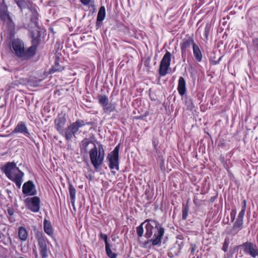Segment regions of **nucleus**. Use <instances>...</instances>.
<instances>
[{
	"mask_svg": "<svg viewBox=\"0 0 258 258\" xmlns=\"http://www.w3.org/2000/svg\"><path fill=\"white\" fill-rule=\"evenodd\" d=\"M90 144H93L94 147L89 151V156L91 162L96 171H99V168L102 164L104 159L105 152L103 146L99 144L98 148H97L96 145L91 141L86 139L82 141L81 149L84 152L87 153L88 152V146Z\"/></svg>",
	"mask_w": 258,
	"mask_h": 258,
	"instance_id": "nucleus-1",
	"label": "nucleus"
},
{
	"mask_svg": "<svg viewBox=\"0 0 258 258\" xmlns=\"http://www.w3.org/2000/svg\"><path fill=\"white\" fill-rule=\"evenodd\" d=\"M1 170L10 180L15 182L16 186L20 188L24 173L17 167L15 163L8 162L1 168Z\"/></svg>",
	"mask_w": 258,
	"mask_h": 258,
	"instance_id": "nucleus-2",
	"label": "nucleus"
},
{
	"mask_svg": "<svg viewBox=\"0 0 258 258\" xmlns=\"http://www.w3.org/2000/svg\"><path fill=\"white\" fill-rule=\"evenodd\" d=\"M12 47L15 55L24 60H28L34 57L33 47L25 49L24 42L19 38L12 41Z\"/></svg>",
	"mask_w": 258,
	"mask_h": 258,
	"instance_id": "nucleus-3",
	"label": "nucleus"
},
{
	"mask_svg": "<svg viewBox=\"0 0 258 258\" xmlns=\"http://www.w3.org/2000/svg\"><path fill=\"white\" fill-rule=\"evenodd\" d=\"M85 125V121L83 120L77 119L76 121L68 125L61 135L64 137L67 141H72L73 137H76V135L79 132L80 128Z\"/></svg>",
	"mask_w": 258,
	"mask_h": 258,
	"instance_id": "nucleus-4",
	"label": "nucleus"
},
{
	"mask_svg": "<svg viewBox=\"0 0 258 258\" xmlns=\"http://www.w3.org/2000/svg\"><path fill=\"white\" fill-rule=\"evenodd\" d=\"M146 232L145 234L146 238L150 239L152 236L157 233L156 238L155 239H150L152 241V245L153 246L157 245L160 244L162 237L164 233V229L162 227H145Z\"/></svg>",
	"mask_w": 258,
	"mask_h": 258,
	"instance_id": "nucleus-5",
	"label": "nucleus"
},
{
	"mask_svg": "<svg viewBox=\"0 0 258 258\" xmlns=\"http://www.w3.org/2000/svg\"><path fill=\"white\" fill-rule=\"evenodd\" d=\"M120 144H118L114 150L109 153L106 159L109 162V167L110 169L119 170V151Z\"/></svg>",
	"mask_w": 258,
	"mask_h": 258,
	"instance_id": "nucleus-6",
	"label": "nucleus"
},
{
	"mask_svg": "<svg viewBox=\"0 0 258 258\" xmlns=\"http://www.w3.org/2000/svg\"><path fill=\"white\" fill-rule=\"evenodd\" d=\"M171 60V53L166 51L159 66V74L161 76H164L167 74V70L170 67Z\"/></svg>",
	"mask_w": 258,
	"mask_h": 258,
	"instance_id": "nucleus-7",
	"label": "nucleus"
},
{
	"mask_svg": "<svg viewBox=\"0 0 258 258\" xmlns=\"http://www.w3.org/2000/svg\"><path fill=\"white\" fill-rule=\"evenodd\" d=\"M26 208L34 213H37L40 209V199L38 197L27 198L24 201Z\"/></svg>",
	"mask_w": 258,
	"mask_h": 258,
	"instance_id": "nucleus-8",
	"label": "nucleus"
},
{
	"mask_svg": "<svg viewBox=\"0 0 258 258\" xmlns=\"http://www.w3.org/2000/svg\"><path fill=\"white\" fill-rule=\"evenodd\" d=\"M12 133L13 134L17 133L23 134L25 136L29 138L33 142H35L34 138L29 132L26 123L24 121L19 122Z\"/></svg>",
	"mask_w": 258,
	"mask_h": 258,
	"instance_id": "nucleus-9",
	"label": "nucleus"
},
{
	"mask_svg": "<svg viewBox=\"0 0 258 258\" xmlns=\"http://www.w3.org/2000/svg\"><path fill=\"white\" fill-rule=\"evenodd\" d=\"M240 246L245 254L250 255L253 258L258 256V248L255 244L247 242L243 243Z\"/></svg>",
	"mask_w": 258,
	"mask_h": 258,
	"instance_id": "nucleus-10",
	"label": "nucleus"
},
{
	"mask_svg": "<svg viewBox=\"0 0 258 258\" xmlns=\"http://www.w3.org/2000/svg\"><path fill=\"white\" fill-rule=\"evenodd\" d=\"M194 44H196L192 37L186 36L180 43L181 56L183 59H185L187 48L191 45L193 47Z\"/></svg>",
	"mask_w": 258,
	"mask_h": 258,
	"instance_id": "nucleus-11",
	"label": "nucleus"
},
{
	"mask_svg": "<svg viewBox=\"0 0 258 258\" xmlns=\"http://www.w3.org/2000/svg\"><path fill=\"white\" fill-rule=\"evenodd\" d=\"M22 192L27 196H34L37 194L35 185L32 180L26 181L23 184Z\"/></svg>",
	"mask_w": 258,
	"mask_h": 258,
	"instance_id": "nucleus-12",
	"label": "nucleus"
},
{
	"mask_svg": "<svg viewBox=\"0 0 258 258\" xmlns=\"http://www.w3.org/2000/svg\"><path fill=\"white\" fill-rule=\"evenodd\" d=\"M55 128L61 135L63 133L64 126L67 122L65 114H58L54 119Z\"/></svg>",
	"mask_w": 258,
	"mask_h": 258,
	"instance_id": "nucleus-13",
	"label": "nucleus"
},
{
	"mask_svg": "<svg viewBox=\"0 0 258 258\" xmlns=\"http://www.w3.org/2000/svg\"><path fill=\"white\" fill-rule=\"evenodd\" d=\"M0 19L4 22H7L8 25H12L13 24L10 13L8 11V7L5 4L0 6Z\"/></svg>",
	"mask_w": 258,
	"mask_h": 258,
	"instance_id": "nucleus-14",
	"label": "nucleus"
},
{
	"mask_svg": "<svg viewBox=\"0 0 258 258\" xmlns=\"http://www.w3.org/2000/svg\"><path fill=\"white\" fill-rule=\"evenodd\" d=\"M41 32L39 30H36V31H32L31 32V37L32 38V45L30 47H33L34 56H35L37 50V46L40 44L41 41Z\"/></svg>",
	"mask_w": 258,
	"mask_h": 258,
	"instance_id": "nucleus-15",
	"label": "nucleus"
},
{
	"mask_svg": "<svg viewBox=\"0 0 258 258\" xmlns=\"http://www.w3.org/2000/svg\"><path fill=\"white\" fill-rule=\"evenodd\" d=\"M39 252L42 258H46L48 256L49 249L47 248L46 241L43 238L38 239Z\"/></svg>",
	"mask_w": 258,
	"mask_h": 258,
	"instance_id": "nucleus-16",
	"label": "nucleus"
},
{
	"mask_svg": "<svg viewBox=\"0 0 258 258\" xmlns=\"http://www.w3.org/2000/svg\"><path fill=\"white\" fill-rule=\"evenodd\" d=\"M246 207V201L245 200L243 201V205L242 206L241 210L239 212L236 221L234 226H242L243 219L245 212Z\"/></svg>",
	"mask_w": 258,
	"mask_h": 258,
	"instance_id": "nucleus-17",
	"label": "nucleus"
},
{
	"mask_svg": "<svg viewBox=\"0 0 258 258\" xmlns=\"http://www.w3.org/2000/svg\"><path fill=\"white\" fill-rule=\"evenodd\" d=\"M177 90L181 96H183L186 93V83L184 79L182 77H180L179 78Z\"/></svg>",
	"mask_w": 258,
	"mask_h": 258,
	"instance_id": "nucleus-18",
	"label": "nucleus"
},
{
	"mask_svg": "<svg viewBox=\"0 0 258 258\" xmlns=\"http://www.w3.org/2000/svg\"><path fill=\"white\" fill-rule=\"evenodd\" d=\"M69 191L72 206L74 209H75V202L76 200V190L72 183L70 182H69Z\"/></svg>",
	"mask_w": 258,
	"mask_h": 258,
	"instance_id": "nucleus-19",
	"label": "nucleus"
},
{
	"mask_svg": "<svg viewBox=\"0 0 258 258\" xmlns=\"http://www.w3.org/2000/svg\"><path fill=\"white\" fill-rule=\"evenodd\" d=\"M192 49L193 54L196 61L201 62L202 60L203 55L199 46L197 44H194Z\"/></svg>",
	"mask_w": 258,
	"mask_h": 258,
	"instance_id": "nucleus-20",
	"label": "nucleus"
},
{
	"mask_svg": "<svg viewBox=\"0 0 258 258\" xmlns=\"http://www.w3.org/2000/svg\"><path fill=\"white\" fill-rule=\"evenodd\" d=\"M106 11L104 6H101L98 13L97 19L98 21H102L105 18Z\"/></svg>",
	"mask_w": 258,
	"mask_h": 258,
	"instance_id": "nucleus-21",
	"label": "nucleus"
},
{
	"mask_svg": "<svg viewBox=\"0 0 258 258\" xmlns=\"http://www.w3.org/2000/svg\"><path fill=\"white\" fill-rule=\"evenodd\" d=\"M19 236L22 240H26L28 237V233L24 227H19Z\"/></svg>",
	"mask_w": 258,
	"mask_h": 258,
	"instance_id": "nucleus-22",
	"label": "nucleus"
},
{
	"mask_svg": "<svg viewBox=\"0 0 258 258\" xmlns=\"http://www.w3.org/2000/svg\"><path fill=\"white\" fill-rule=\"evenodd\" d=\"M99 103L102 105L103 108L108 105V98L106 95H99L98 97Z\"/></svg>",
	"mask_w": 258,
	"mask_h": 258,
	"instance_id": "nucleus-23",
	"label": "nucleus"
},
{
	"mask_svg": "<svg viewBox=\"0 0 258 258\" xmlns=\"http://www.w3.org/2000/svg\"><path fill=\"white\" fill-rule=\"evenodd\" d=\"M111 245L109 244L105 246V251L107 256L109 258H116L117 254L113 252L111 249Z\"/></svg>",
	"mask_w": 258,
	"mask_h": 258,
	"instance_id": "nucleus-24",
	"label": "nucleus"
},
{
	"mask_svg": "<svg viewBox=\"0 0 258 258\" xmlns=\"http://www.w3.org/2000/svg\"><path fill=\"white\" fill-rule=\"evenodd\" d=\"M105 113H110L115 110V106L112 103H108V105L103 108Z\"/></svg>",
	"mask_w": 258,
	"mask_h": 258,
	"instance_id": "nucleus-25",
	"label": "nucleus"
},
{
	"mask_svg": "<svg viewBox=\"0 0 258 258\" xmlns=\"http://www.w3.org/2000/svg\"><path fill=\"white\" fill-rule=\"evenodd\" d=\"M188 212V206L187 204H183L182 210V219L185 220L187 218Z\"/></svg>",
	"mask_w": 258,
	"mask_h": 258,
	"instance_id": "nucleus-26",
	"label": "nucleus"
},
{
	"mask_svg": "<svg viewBox=\"0 0 258 258\" xmlns=\"http://www.w3.org/2000/svg\"><path fill=\"white\" fill-rule=\"evenodd\" d=\"M158 154V162L159 163L161 169L163 168H164V158L162 155L159 153H157Z\"/></svg>",
	"mask_w": 258,
	"mask_h": 258,
	"instance_id": "nucleus-27",
	"label": "nucleus"
},
{
	"mask_svg": "<svg viewBox=\"0 0 258 258\" xmlns=\"http://www.w3.org/2000/svg\"><path fill=\"white\" fill-rule=\"evenodd\" d=\"M230 240L231 239L229 237H226L225 238L222 247V250L224 252H227L228 251Z\"/></svg>",
	"mask_w": 258,
	"mask_h": 258,
	"instance_id": "nucleus-28",
	"label": "nucleus"
},
{
	"mask_svg": "<svg viewBox=\"0 0 258 258\" xmlns=\"http://www.w3.org/2000/svg\"><path fill=\"white\" fill-rule=\"evenodd\" d=\"M150 222H151L152 224H155V226H160L159 224L157 221L151 219L146 220L144 222L142 223L140 226H142L146 223H147L146 224L145 226H151V223H150Z\"/></svg>",
	"mask_w": 258,
	"mask_h": 258,
	"instance_id": "nucleus-29",
	"label": "nucleus"
},
{
	"mask_svg": "<svg viewBox=\"0 0 258 258\" xmlns=\"http://www.w3.org/2000/svg\"><path fill=\"white\" fill-rule=\"evenodd\" d=\"M210 28H211L210 25L209 24H207L205 27L204 32V35L207 40L208 39V36H209Z\"/></svg>",
	"mask_w": 258,
	"mask_h": 258,
	"instance_id": "nucleus-30",
	"label": "nucleus"
},
{
	"mask_svg": "<svg viewBox=\"0 0 258 258\" xmlns=\"http://www.w3.org/2000/svg\"><path fill=\"white\" fill-rule=\"evenodd\" d=\"M185 104L188 109H192L194 107L192 100L190 98H186Z\"/></svg>",
	"mask_w": 258,
	"mask_h": 258,
	"instance_id": "nucleus-31",
	"label": "nucleus"
},
{
	"mask_svg": "<svg viewBox=\"0 0 258 258\" xmlns=\"http://www.w3.org/2000/svg\"><path fill=\"white\" fill-rule=\"evenodd\" d=\"M100 237L104 241L105 246L110 244L108 241L107 235L105 234L101 233L99 235Z\"/></svg>",
	"mask_w": 258,
	"mask_h": 258,
	"instance_id": "nucleus-32",
	"label": "nucleus"
},
{
	"mask_svg": "<svg viewBox=\"0 0 258 258\" xmlns=\"http://www.w3.org/2000/svg\"><path fill=\"white\" fill-rule=\"evenodd\" d=\"M44 231L48 235H52L53 233L52 227H44Z\"/></svg>",
	"mask_w": 258,
	"mask_h": 258,
	"instance_id": "nucleus-33",
	"label": "nucleus"
},
{
	"mask_svg": "<svg viewBox=\"0 0 258 258\" xmlns=\"http://www.w3.org/2000/svg\"><path fill=\"white\" fill-rule=\"evenodd\" d=\"M52 69L54 72L61 71L62 70L63 68L59 66L58 63L56 61L54 66L52 68Z\"/></svg>",
	"mask_w": 258,
	"mask_h": 258,
	"instance_id": "nucleus-34",
	"label": "nucleus"
},
{
	"mask_svg": "<svg viewBox=\"0 0 258 258\" xmlns=\"http://www.w3.org/2000/svg\"><path fill=\"white\" fill-rule=\"evenodd\" d=\"M16 3L21 9L25 8L26 6V3L24 0H18L16 2Z\"/></svg>",
	"mask_w": 258,
	"mask_h": 258,
	"instance_id": "nucleus-35",
	"label": "nucleus"
},
{
	"mask_svg": "<svg viewBox=\"0 0 258 258\" xmlns=\"http://www.w3.org/2000/svg\"><path fill=\"white\" fill-rule=\"evenodd\" d=\"M143 227H137V233L139 237H142L144 233Z\"/></svg>",
	"mask_w": 258,
	"mask_h": 258,
	"instance_id": "nucleus-36",
	"label": "nucleus"
},
{
	"mask_svg": "<svg viewBox=\"0 0 258 258\" xmlns=\"http://www.w3.org/2000/svg\"><path fill=\"white\" fill-rule=\"evenodd\" d=\"M253 47L255 50L258 51V38L253 40Z\"/></svg>",
	"mask_w": 258,
	"mask_h": 258,
	"instance_id": "nucleus-37",
	"label": "nucleus"
},
{
	"mask_svg": "<svg viewBox=\"0 0 258 258\" xmlns=\"http://www.w3.org/2000/svg\"><path fill=\"white\" fill-rule=\"evenodd\" d=\"M152 144H153V145L154 146V150L155 151H156V152L157 153H158V151H157V146H158V143L156 142V140L155 139L153 140H152Z\"/></svg>",
	"mask_w": 258,
	"mask_h": 258,
	"instance_id": "nucleus-38",
	"label": "nucleus"
},
{
	"mask_svg": "<svg viewBox=\"0 0 258 258\" xmlns=\"http://www.w3.org/2000/svg\"><path fill=\"white\" fill-rule=\"evenodd\" d=\"M80 1L85 6L88 5L91 1V0H80Z\"/></svg>",
	"mask_w": 258,
	"mask_h": 258,
	"instance_id": "nucleus-39",
	"label": "nucleus"
},
{
	"mask_svg": "<svg viewBox=\"0 0 258 258\" xmlns=\"http://www.w3.org/2000/svg\"><path fill=\"white\" fill-rule=\"evenodd\" d=\"M8 213L10 216H13L14 214V209L13 208L8 209Z\"/></svg>",
	"mask_w": 258,
	"mask_h": 258,
	"instance_id": "nucleus-40",
	"label": "nucleus"
},
{
	"mask_svg": "<svg viewBox=\"0 0 258 258\" xmlns=\"http://www.w3.org/2000/svg\"><path fill=\"white\" fill-rule=\"evenodd\" d=\"M150 243H152V241H150V239H148V240L147 241H145L144 243V247H146L147 244H148Z\"/></svg>",
	"mask_w": 258,
	"mask_h": 258,
	"instance_id": "nucleus-41",
	"label": "nucleus"
},
{
	"mask_svg": "<svg viewBox=\"0 0 258 258\" xmlns=\"http://www.w3.org/2000/svg\"><path fill=\"white\" fill-rule=\"evenodd\" d=\"M101 22H102V21H98L97 20L96 24V28H97V29H98V28L100 27V25H101L100 23H101Z\"/></svg>",
	"mask_w": 258,
	"mask_h": 258,
	"instance_id": "nucleus-42",
	"label": "nucleus"
},
{
	"mask_svg": "<svg viewBox=\"0 0 258 258\" xmlns=\"http://www.w3.org/2000/svg\"><path fill=\"white\" fill-rule=\"evenodd\" d=\"M136 118L138 119H140V120H143L145 118V117H144V116L143 115L136 116Z\"/></svg>",
	"mask_w": 258,
	"mask_h": 258,
	"instance_id": "nucleus-43",
	"label": "nucleus"
},
{
	"mask_svg": "<svg viewBox=\"0 0 258 258\" xmlns=\"http://www.w3.org/2000/svg\"><path fill=\"white\" fill-rule=\"evenodd\" d=\"M47 224H48V226H50V222L47 221V220L45 219L44 221V225L43 226H47Z\"/></svg>",
	"mask_w": 258,
	"mask_h": 258,
	"instance_id": "nucleus-44",
	"label": "nucleus"
},
{
	"mask_svg": "<svg viewBox=\"0 0 258 258\" xmlns=\"http://www.w3.org/2000/svg\"><path fill=\"white\" fill-rule=\"evenodd\" d=\"M149 114V111H146L144 114H143V115L144 116V117L145 118L147 116H148Z\"/></svg>",
	"mask_w": 258,
	"mask_h": 258,
	"instance_id": "nucleus-45",
	"label": "nucleus"
},
{
	"mask_svg": "<svg viewBox=\"0 0 258 258\" xmlns=\"http://www.w3.org/2000/svg\"><path fill=\"white\" fill-rule=\"evenodd\" d=\"M237 227H233V229H232V230L234 231V234L236 233L237 232V230L236 228H237Z\"/></svg>",
	"mask_w": 258,
	"mask_h": 258,
	"instance_id": "nucleus-46",
	"label": "nucleus"
},
{
	"mask_svg": "<svg viewBox=\"0 0 258 258\" xmlns=\"http://www.w3.org/2000/svg\"><path fill=\"white\" fill-rule=\"evenodd\" d=\"M156 233H157V232H156ZM156 235H157V233H156V234H155V233L154 234V235L152 236V237H151V238H150V239H155L156 238Z\"/></svg>",
	"mask_w": 258,
	"mask_h": 258,
	"instance_id": "nucleus-47",
	"label": "nucleus"
},
{
	"mask_svg": "<svg viewBox=\"0 0 258 258\" xmlns=\"http://www.w3.org/2000/svg\"><path fill=\"white\" fill-rule=\"evenodd\" d=\"M216 198V197H212L211 199H210V201L211 202H213L214 201L215 199Z\"/></svg>",
	"mask_w": 258,
	"mask_h": 258,
	"instance_id": "nucleus-48",
	"label": "nucleus"
},
{
	"mask_svg": "<svg viewBox=\"0 0 258 258\" xmlns=\"http://www.w3.org/2000/svg\"><path fill=\"white\" fill-rule=\"evenodd\" d=\"M85 125L86 124H87V125H92V122H85Z\"/></svg>",
	"mask_w": 258,
	"mask_h": 258,
	"instance_id": "nucleus-49",
	"label": "nucleus"
},
{
	"mask_svg": "<svg viewBox=\"0 0 258 258\" xmlns=\"http://www.w3.org/2000/svg\"><path fill=\"white\" fill-rule=\"evenodd\" d=\"M90 7L93 8L94 9H95V6L94 5H91Z\"/></svg>",
	"mask_w": 258,
	"mask_h": 258,
	"instance_id": "nucleus-50",
	"label": "nucleus"
},
{
	"mask_svg": "<svg viewBox=\"0 0 258 258\" xmlns=\"http://www.w3.org/2000/svg\"><path fill=\"white\" fill-rule=\"evenodd\" d=\"M89 178H90V180H91L92 179L91 176L89 177Z\"/></svg>",
	"mask_w": 258,
	"mask_h": 258,
	"instance_id": "nucleus-51",
	"label": "nucleus"
},
{
	"mask_svg": "<svg viewBox=\"0 0 258 258\" xmlns=\"http://www.w3.org/2000/svg\"><path fill=\"white\" fill-rule=\"evenodd\" d=\"M112 172L114 174H115V172H114V171H112Z\"/></svg>",
	"mask_w": 258,
	"mask_h": 258,
	"instance_id": "nucleus-52",
	"label": "nucleus"
},
{
	"mask_svg": "<svg viewBox=\"0 0 258 258\" xmlns=\"http://www.w3.org/2000/svg\"><path fill=\"white\" fill-rule=\"evenodd\" d=\"M194 202L195 204H196V203L195 200H194Z\"/></svg>",
	"mask_w": 258,
	"mask_h": 258,
	"instance_id": "nucleus-53",
	"label": "nucleus"
},
{
	"mask_svg": "<svg viewBox=\"0 0 258 258\" xmlns=\"http://www.w3.org/2000/svg\"><path fill=\"white\" fill-rule=\"evenodd\" d=\"M36 256H37V253L36 252Z\"/></svg>",
	"mask_w": 258,
	"mask_h": 258,
	"instance_id": "nucleus-54",
	"label": "nucleus"
}]
</instances>
